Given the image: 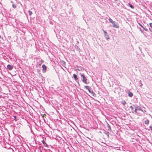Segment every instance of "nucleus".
Masks as SVG:
<instances>
[{"instance_id":"f257e3e1","label":"nucleus","mask_w":152,"mask_h":152,"mask_svg":"<svg viewBox=\"0 0 152 152\" xmlns=\"http://www.w3.org/2000/svg\"><path fill=\"white\" fill-rule=\"evenodd\" d=\"M81 77H83V82L86 84H88V83L87 82V79L85 77V75L83 74L81 75Z\"/></svg>"},{"instance_id":"f03ea898","label":"nucleus","mask_w":152,"mask_h":152,"mask_svg":"<svg viewBox=\"0 0 152 152\" xmlns=\"http://www.w3.org/2000/svg\"><path fill=\"white\" fill-rule=\"evenodd\" d=\"M113 27L114 28H119V26L118 23H115L114 22H113Z\"/></svg>"},{"instance_id":"7ed1b4c3","label":"nucleus","mask_w":152,"mask_h":152,"mask_svg":"<svg viewBox=\"0 0 152 152\" xmlns=\"http://www.w3.org/2000/svg\"><path fill=\"white\" fill-rule=\"evenodd\" d=\"M7 68L10 70H11L13 68V66L10 64L7 65Z\"/></svg>"},{"instance_id":"20e7f679","label":"nucleus","mask_w":152,"mask_h":152,"mask_svg":"<svg viewBox=\"0 0 152 152\" xmlns=\"http://www.w3.org/2000/svg\"><path fill=\"white\" fill-rule=\"evenodd\" d=\"M128 96L130 97H132L133 96V94L130 91L128 92Z\"/></svg>"},{"instance_id":"39448f33","label":"nucleus","mask_w":152,"mask_h":152,"mask_svg":"<svg viewBox=\"0 0 152 152\" xmlns=\"http://www.w3.org/2000/svg\"><path fill=\"white\" fill-rule=\"evenodd\" d=\"M42 67L43 68V70H44L45 71H46L47 69V67L44 64H43Z\"/></svg>"},{"instance_id":"423d86ee","label":"nucleus","mask_w":152,"mask_h":152,"mask_svg":"<svg viewBox=\"0 0 152 152\" xmlns=\"http://www.w3.org/2000/svg\"><path fill=\"white\" fill-rule=\"evenodd\" d=\"M73 77H74V78L75 80H77V76L76 75H75V74H73Z\"/></svg>"},{"instance_id":"0eeeda50","label":"nucleus","mask_w":152,"mask_h":152,"mask_svg":"<svg viewBox=\"0 0 152 152\" xmlns=\"http://www.w3.org/2000/svg\"><path fill=\"white\" fill-rule=\"evenodd\" d=\"M149 120H148L145 121V124L146 125H148L149 124Z\"/></svg>"},{"instance_id":"6e6552de","label":"nucleus","mask_w":152,"mask_h":152,"mask_svg":"<svg viewBox=\"0 0 152 152\" xmlns=\"http://www.w3.org/2000/svg\"><path fill=\"white\" fill-rule=\"evenodd\" d=\"M85 87L88 90V91L90 92H91V91L89 88V87L88 86H85Z\"/></svg>"},{"instance_id":"1a4fd4ad","label":"nucleus","mask_w":152,"mask_h":152,"mask_svg":"<svg viewBox=\"0 0 152 152\" xmlns=\"http://www.w3.org/2000/svg\"><path fill=\"white\" fill-rule=\"evenodd\" d=\"M109 22L112 23H113V22H114V21H113V20L110 18H109Z\"/></svg>"},{"instance_id":"9d476101","label":"nucleus","mask_w":152,"mask_h":152,"mask_svg":"<svg viewBox=\"0 0 152 152\" xmlns=\"http://www.w3.org/2000/svg\"><path fill=\"white\" fill-rule=\"evenodd\" d=\"M28 12L29 14L30 15H31L32 13V12L31 11H28Z\"/></svg>"},{"instance_id":"9b49d317","label":"nucleus","mask_w":152,"mask_h":152,"mask_svg":"<svg viewBox=\"0 0 152 152\" xmlns=\"http://www.w3.org/2000/svg\"><path fill=\"white\" fill-rule=\"evenodd\" d=\"M103 32H104V33L105 36H106V35H107V32H106L104 30L103 31Z\"/></svg>"},{"instance_id":"f8f14e48","label":"nucleus","mask_w":152,"mask_h":152,"mask_svg":"<svg viewBox=\"0 0 152 152\" xmlns=\"http://www.w3.org/2000/svg\"><path fill=\"white\" fill-rule=\"evenodd\" d=\"M129 5L130 7L131 8H134L133 6L132 5L130 4H129Z\"/></svg>"},{"instance_id":"ddd939ff","label":"nucleus","mask_w":152,"mask_h":152,"mask_svg":"<svg viewBox=\"0 0 152 152\" xmlns=\"http://www.w3.org/2000/svg\"><path fill=\"white\" fill-rule=\"evenodd\" d=\"M90 93H92V95L93 96H94V95H95L94 93V92H93V91H92V92L91 91Z\"/></svg>"},{"instance_id":"4468645a","label":"nucleus","mask_w":152,"mask_h":152,"mask_svg":"<svg viewBox=\"0 0 152 152\" xmlns=\"http://www.w3.org/2000/svg\"><path fill=\"white\" fill-rule=\"evenodd\" d=\"M46 116V115L45 114H44L43 115V118H44V117H45Z\"/></svg>"},{"instance_id":"2eb2a0df","label":"nucleus","mask_w":152,"mask_h":152,"mask_svg":"<svg viewBox=\"0 0 152 152\" xmlns=\"http://www.w3.org/2000/svg\"><path fill=\"white\" fill-rule=\"evenodd\" d=\"M149 128L150 129V130L152 131V126H150Z\"/></svg>"},{"instance_id":"dca6fc26","label":"nucleus","mask_w":152,"mask_h":152,"mask_svg":"<svg viewBox=\"0 0 152 152\" xmlns=\"http://www.w3.org/2000/svg\"><path fill=\"white\" fill-rule=\"evenodd\" d=\"M150 24V26L152 28V23H150L149 24Z\"/></svg>"},{"instance_id":"f3484780","label":"nucleus","mask_w":152,"mask_h":152,"mask_svg":"<svg viewBox=\"0 0 152 152\" xmlns=\"http://www.w3.org/2000/svg\"><path fill=\"white\" fill-rule=\"evenodd\" d=\"M12 6H13V7L14 8H15L16 7V6L14 4L12 5Z\"/></svg>"},{"instance_id":"a211bd4d","label":"nucleus","mask_w":152,"mask_h":152,"mask_svg":"<svg viewBox=\"0 0 152 152\" xmlns=\"http://www.w3.org/2000/svg\"><path fill=\"white\" fill-rule=\"evenodd\" d=\"M42 142L44 144V145L45 144L46 145V144L45 143V142L44 140H43Z\"/></svg>"},{"instance_id":"6ab92c4d","label":"nucleus","mask_w":152,"mask_h":152,"mask_svg":"<svg viewBox=\"0 0 152 152\" xmlns=\"http://www.w3.org/2000/svg\"><path fill=\"white\" fill-rule=\"evenodd\" d=\"M140 24V26H141V27H142L143 28H144V27H143V26H142L141 25V24Z\"/></svg>"},{"instance_id":"aec40b11","label":"nucleus","mask_w":152,"mask_h":152,"mask_svg":"<svg viewBox=\"0 0 152 152\" xmlns=\"http://www.w3.org/2000/svg\"><path fill=\"white\" fill-rule=\"evenodd\" d=\"M108 127H109V128L110 129V126H109V124H108Z\"/></svg>"},{"instance_id":"412c9836","label":"nucleus","mask_w":152,"mask_h":152,"mask_svg":"<svg viewBox=\"0 0 152 152\" xmlns=\"http://www.w3.org/2000/svg\"><path fill=\"white\" fill-rule=\"evenodd\" d=\"M126 102L125 101H124V104H126Z\"/></svg>"},{"instance_id":"4be33fe9","label":"nucleus","mask_w":152,"mask_h":152,"mask_svg":"<svg viewBox=\"0 0 152 152\" xmlns=\"http://www.w3.org/2000/svg\"><path fill=\"white\" fill-rule=\"evenodd\" d=\"M1 38V36L0 35V38Z\"/></svg>"},{"instance_id":"5701e85b","label":"nucleus","mask_w":152,"mask_h":152,"mask_svg":"<svg viewBox=\"0 0 152 152\" xmlns=\"http://www.w3.org/2000/svg\"><path fill=\"white\" fill-rule=\"evenodd\" d=\"M145 31H147L146 29H145L144 28Z\"/></svg>"}]
</instances>
